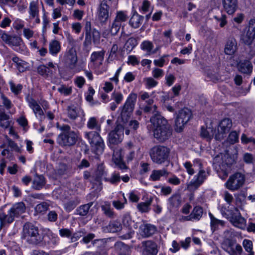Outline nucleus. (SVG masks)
Segmentation results:
<instances>
[{"label": "nucleus", "mask_w": 255, "mask_h": 255, "mask_svg": "<svg viewBox=\"0 0 255 255\" xmlns=\"http://www.w3.org/2000/svg\"><path fill=\"white\" fill-rule=\"evenodd\" d=\"M27 102L36 117H39L40 120L44 118L43 110L35 99L31 97L27 98Z\"/></svg>", "instance_id": "6ab92c4d"}, {"label": "nucleus", "mask_w": 255, "mask_h": 255, "mask_svg": "<svg viewBox=\"0 0 255 255\" xmlns=\"http://www.w3.org/2000/svg\"><path fill=\"white\" fill-rule=\"evenodd\" d=\"M140 46L141 49L150 53L153 48V44L150 41L145 40L141 43Z\"/></svg>", "instance_id": "49530a36"}, {"label": "nucleus", "mask_w": 255, "mask_h": 255, "mask_svg": "<svg viewBox=\"0 0 255 255\" xmlns=\"http://www.w3.org/2000/svg\"><path fill=\"white\" fill-rule=\"evenodd\" d=\"M152 74L154 78L158 79L163 77L164 75V72L162 69L155 68L153 69L152 71Z\"/></svg>", "instance_id": "0e129e2a"}, {"label": "nucleus", "mask_w": 255, "mask_h": 255, "mask_svg": "<svg viewBox=\"0 0 255 255\" xmlns=\"http://www.w3.org/2000/svg\"><path fill=\"white\" fill-rule=\"evenodd\" d=\"M112 99L116 102L117 104H119L123 100V95L121 92L114 91L112 94Z\"/></svg>", "instance_id": "864d4df0"}, {"label": "nucleus", "mask_w": 255, "mask_h": 255, "mask_svg": "<svg viewBox=\"0 0 255 255\" xmlns=\"http://www.w3.org/2000/svg\"><path fill=\"white\" fill-rule=\"evenodd\" d=\"M57 90L61 94H63L65 96L69 95L72 93L71 87H67L64 85H62L60 87H59L58 88Z\"/></svg>", "instance_id": "13d9d810"}, {"label": "nucleus", "mask_w": 255, "mask_h": 255, "mask_svg": "<svg viewBox=\"0 0 255 255\" xmlns=\"http://www.w3.org/2000/svg\"><path fill=\"white\" fill-rule=\"evenodd\" d=\"M151 127L148 126L153 131V129L159 128L168 125L167 121L159 113H156L153 115L150 119Z\"/></svg>", "instance_id": "4468645a"}, {"label": "nucleus", "mask_w": 255, "mask_h": 255, "mask_svg": "<svg viewBox=\"0 0 255 255\" xmlns=\"http://www.w3.org/2000/svg\"><path fill=\"white\" fill-rule=\"evenodd\" d=\"M210 218V226L213 232H215L218 228L219 225L224 226V222L222 220H218L215 218L211 213L209 214Z\"/></svg>", "instance_id": "473e14b6"}, {"label": "nucleus", "mask_w": 255, "mask_h": 255, "mask_svg": "<svg viewBox=\"0 0 255 255\" xmlns=\"http://www.w3.org/2000/svg\"><path fill=\"white\" fill-rule=\"evenodd\" d=\"M66 62L71 69H73L77 62V56L76 49L70 48L65 55Z\"/></svg>", "instance_id": "412c9836"}, {"label": "nucleus", "mask_w": 255, "mask_h": 255, "mask_svg": "<svg viewBox=\"0 0 255 255\" xmlns=\"http://www.w3.org/2000/svg\"><path fill=\"white\" fill-rule=\"evenodd\" d=\"M224 9L229 14H233L237 9V0H222Z\"/></svg>", "instance_id": "a878e982"}, {"label": "nucleus", "mask_w": 255, "mask_h": 255, "mask_svg": "<svg viewBox=\"0 0 255 255\" xmlns=\"http://www.w3.org/2000/svg\"><path fill=\"white\" fill-rule=\"evenodd\" d=\"M85 39L84 42L85 45H89L91 42V24L90 21H87L85 25Z\"/></svg>", "instance_id": "4c0bfd02"}, {"label": "nucleus", "mask_w": 255, "mask_h": 255, "mask_svg": "<svg viewBox=\"0 0 255 255\" xmlns=\"http://www.w3.org/2000/svg\"><path fill=\"white\" fill-rule=\"evenodd\" d=\"M128 19V16L126 12L118 11L116 13V16L114 20L122 25V23L126 21Z\"/></svg>", "instance_id": "37998d69"}, {"label": "nucleus", "mask_w": 255, "mask_h": 255, "mask_svg": "<svg viewBox=\"0 0 255 255\" xmlns=\"http://www.w3.org/2000/svg\"><path fill=\"white\" fill-rule=\"evenodd\" d=\"M119 47L117 44H114L111 48L110 53L108 57V60L113 61L117 56V53Z\"/></svg>", "instance_id": "3c124183"}, {"label": "nucleus", "mask_w": 255, "mask_h": 255, "mask_svg": "<svg viewBox=\"0 0 255 255\" xmlns=\"http://www.w3.org/2000/svg\"><path fill=\"white\" fill-rule=\"evenodd\" d=\"M122 25L116 21L115 20L113 22L110 28V32L112 35H116L119 31Z\"/></svg>", "instance_id": "8fccbe9b"}, {"label": "nucleus", "mask_w": 255, "mask_h": 255, "mask_svg": "<svg viewBox=\"0 0 255 255\" xmlns=\"http://www.w3.org/2000/svg\"><path fill=\"white\" fill-rule=\"evenodd\" d=\"M124 136V128L121 125H118L114 130L109 134L108 140L111 144H118L120 143Z\"/></svg>", "instance_id": "ddd939ff"}, {"label": "nucleus", "mask_w": 255, "mask_h": 255, "mask_svg": "<svg viewBox=\"0 0 255 255\" xmlns=\"http://www.w3.org/2000/svg\"><path fill=\"white\" fill-rule=\"evenodd\" d=\"M49 204L45 202H43L36 206L35 211L37 213L44 214L49 209Z\"/></svg>", "instance_id": "c03bdc74"}, {"label": "nucleus", "mask_w": 255, "mask_h": 255, "mask_svg": "<svg viewBox=\"0 0 255 255\" xmlns=\"http://www.w3.org/2000/svg\"><path fill=\"white\" fill-rule=\"evenodd\" d=\"M9 116L6 114L4 108L0 106V127L7 128L10 126Z\"/></svg>", "instance_id": "cd10ccee"}, {"label": "nucleus", "mask_w": 255, "mask_h": 255, "mask_svg": "<svg viewBox=\"0 0 255 255\" xmlns=\"http://www.w3.org/2000/svg\"><path fill=\"white\" fill-rule=\"evenodd\" d=\"M192 113L189 109L184 108L180 110L175 121V129L177 132L182 131L185 125L189 122Z\"/></svg>", "instance_id": "0eeeda50"}, {"label": "nucleus", "mask_w": 255, "mask_h": 255, "mask_svg": "<svg viewBox=\"0 0 255 255\" xmlns=\"http://www.w3.org/2000/svg\"><path fill=\"white\" fill-rule=\"evenodd\" d=\"M241 140L242 142L244 144L252 142L254 145H255V138L252 137H248L245 133L242 134Z\"/></svg>", "instance_id": "e2e57ef3"}, {"label": "nucleus", "mask_w": 255, "mask_h": 255, "mask_svg": "<svg viewBox=\"0 0 255 255\" xmlns=\"http://www.w3.org/2000/svg\"><path fill=\"white\" fill-rule=\"evenodd\" d=\"M136 98L137 95L135 94H129L125 103L121 108V117L124 123L127 122L130 117L134 108Z\"/></svg>", "instance_id": "423d86ee"}, {"label": "nucleus", "mask_w": 255, "mask_h": 255, "mask_svg": "<svg viewBox=\"0 0 255 255\" xmlns=\"http://www.w3.org/2000/svg\"><path fill=\"white\" fill-rule=\"evenodd\" d=\"M22 39L20 37L16 35L10 36L7 44L11 46H17L20 45Z\"/></svg>", "instance_id": "de8ad7c7"}, {"label": "nucleus", "mask_w": 255, "mask_h": 255, "mask_svg": "<svg viewBox=\"0 0 255 255\" xmlns=\"http://www.w3.org/2000/svg\"><path fill=\"white\" fill-rule=\"evenodd\" d=\"M22 238L28 243L33 245H37L43 240L42 236L39 233L38 227L30 223L24 225Z\"/></svg>", "instance_id": "7ed1b4c3"}, {"label": "nucleus", "mask_w": 255, "mask_h": 255, "mask_svg": "<svg viewBox=\"0 0 255 255\" xmlns=\"http://www.w3.org/2000/svg\"><path fill=\"white\" fill-rule=\"evenodd\" d=\"M245 177L243 174L237 172L230 176L225 186L230 190L235 191L243 186L245 183Z\"/></svg>", "instance_id": "6e6552de"}, {"label": "nucleus", "mask_w": 255, "mask_h": 255, "mask_svg": "<svg viewBox=\"0 0 255 255\" xmlns=\"http://www.w3.org/2000/svg\"><path fill=\"white\" fill-rule=\"evenodd\" d=\"M61 50L60 42L56 40H53L50 42L49 44V51L51 54L53 56L56 55Z\"/></svg>", "instance_id": "2f4dec72"}, {"label": "nucleus", "mask_w": 255, "mask_h": 255, "mask_svg": "<svg viewBox=\"0 0 255 255\" xmlns=\"http://www.w3.org/2000/svg\"><path fill=\"white\" fill-rule=\"evenodd\" d=\"M137 45V40L135 38L131 37L128 38L126 43L127 49L131 50Z\"/></svg>", "instance_id": "6e6d98bb"}, {"label": "nucleus", "mask_w": 255, "mask_h": 255, "mask_svg": "<svg viewBox=\"0 0 255 255\" xmlns=\"http://www.w3.org/2000/svg\"><path fill=\"white\" fill-rule=\"evenodd\" d=\"M225 208H222L221 213L222 215L226 216L227 218L230 219L234 223L236 224V226H242L245 225L246 220L241 216L237 208H235L233 210L228 211L230 214L225 213Z\"/></svg>", "instance_id": "9b49d317"}, {"label": "nucleus", "mask_w": 255, "mask_h": 255, "mask_svg": "<svg viewBox=\"0 0 255 255\" xmlns=\"http://www.w3.org/2000/svg\"><path fill=\"white\" fill-rule=\"evenodd\" d=\"M107 180L112 184H117L120 181L121 177L119 173L114 172Z\"/></svg>", "instance_id": "bf43d9fd"}, {"label": "nucleus", "mask_w": 255, "mask_h": 255, "mask_svg": "<svg viewBox=\"0 0 255 255\" xmlns=\"http://www.w3.org/2000/svg\"><path fill=\"white\" fill-rule=\"evenodd\" d=\"M28 12L30 18L34 19L35 17L39 16V6L38 1H32L30 2Z\"/></svg>", "instance_id": "c85d7f7f"}, {"label": "nucleus", "mask_w": 255, "mask_h": 255, "mask_svg": "<svg viewBox=\"0 0 255 255\" xmlns=\"http://www.w3.org/2000/svg\"><path fill=\"white\" fill-rule=\"evenodd\" d=\"M154 137L159 142H163L167 140L172 134V130L169 125L157 129H153Z\"/></svg>", "instance_id": "f8f14e48"}, {"label": "nucleus", "mask_w": 255, "mask_h": 255, "mask_svg": "<svg viewBox=\"0 0 255 255\" xmlns=\"http://www.w3.org/2000/svg\"><path fill=\"white\" fill-rule=\"evenodd\" d=\"M79 204V202L75 200H71L66 203L64 205L65 209L70 212L74 209L76 206Z\"/></svg>", "instance_id": "09e8293b"}, {"label": "nucleus", "mask_w": 255, "mask_h": 255, "mask_svg": "<svg viewBox=\"0 0 255 255\" xmlns=\"http://www.w3.org/2000/svg\"><path fill=\"white\" fill-rule=\"evenodd\" d=\"M58 128L62 131L57 138L58 143L62 146H70L74 145L78 139V134L71 130V127L67 125H58Z\"/></svg>", "instance_id": "f257e3e1"}, {"label": "nucleus", "mask_w": 255, "mask_h": 255, "mask_svg": "<svg viewBox=\"0 0 255 255\" xmlns=\"http://www.w3.org/2000/svg\"><path fill=\"white\" fill-rule=\"evenodd\" d=\"M228 155H225V154H222L221 155H217L213 159V163L216 164L217 165L221 166H224L225 164H230V163L225 161L224 162L223 161L224 159H228Z\"/></svg>", "instance_id": "58836bf2"}, {"label": "nucleus", "mask_w": 255, "mask_h": 255, "mask_svg": "<svg viewBox=\"0 0 255 255\" xmlns=\"http://www.w3.org/2000/svg\"><path fill=\"white\" fill-rule=\"evenodd\" d=\"M105 175L104 167L103 165H99L96 173V178L99 179Z\"/></svg>", "instance_id": "338daca9"}, {"label": "nucleus", "mask_w": 255, "mask_h": 255, "mask_svg": "<svg viewBox=\"0 0 255 255\" xmlns=\"http://www.w3.org/2000/svg\"><path fill=\"white\" fill-rule=\"evenodd\" d=\"M56 70V65L52 62H48L46 65H40L37 69V73L44 78L51 76Z\"/></svg>", "instance_id": "f3484780"}, {"label": "nucleus", "mask_w": 255, "mask_h": 255, "mask_svg": "<svg viewBox=\"0 0 255 255\" xmlns=\"http://www.w3.org/2000/svg\"><path fill=\"white\" fill-rule=\"evenodd\" d=\"M169 153V148L162 145L154 146L149 151L151 159L157 164H162L167 161Z\"/></svg>", "instance_id": "20e7f679"}, {"label": "nucleus", "mask_w": 255, "mask_h": 255, "mask_svg": "<svg viewBox=\"0 0 255 255\" xmlns=\"http://www.w3.org/2000/svg\"><path fill=\"white\" fill-rule=\"evenodd\" d=\"M255 38V36L247 32L246 34L243 36L242 40L245 44L250 45L252 44Z\"/></svg>", "instance_id": "603ef678"}, {"label": "nucleus", "mask_w": 255, "mask_h": 255, "mask_svg": "<svg viewBox=\"0 0 255 255\" xmlns=\"http://www.w3.org/2000/svg\"><path fill=\"white\" fill-rule=\"evenodd\" d=\"M26 207L25 204L22 202H18L14 204L9 210L7 215L3 212H0V228L6 223H11L15 218L18 217L19 215L25 212Z\"/></svg>", "instance_id": "f03ea898"}, {"label": "nucleus", "mask_w": 255, "mask_h": 255, "mask_svg": "<svg viewBox=\"0 0 255 255\" xmlns=\"http://www.w3.org/2000/svg\"><path fill=\"white\" fill-rule=\"evenodd\" d=\"M224 200L229 205H231L234 201V197L228 191H225L223 194Z\"/></svg>", "instance_id": "774afa93"}, {"label": "nucleus", "mask_w": 255, "mask_h": 255, "mask_svg": "<svg viewBox=\"0 0 255 255\" xmlns=\"http://www.w3.org/2000/svg\"><path fill=\"white\" fill-rule=\"evenodd\" d=\"M105 51L103 50L93 52L90 57L89 66L92 69L99 68L103 63L104 58Z\"/></svg>", "instance_id": "dca6fc26"}, {"label": "nucleus", "mask_w": 255, "mask_h": 255, "mask_svg": "<svg viewBox=\"0 0 255 255\" xmlns=\"http://www.w3.org/2000/svg\"><path fill=\"white\" fill-rule=\"evenodd\" d=\"M98 131L85 132V137L88 139L92 148L97 154H101L104 149L105 145Z\"/></svg>", "instance_id": "39448f33"}, {"label": "nucleus", "mask_w": 255, "mask_h": 255, "mask_svg": "<svg viewBox=\"0 0 255 255\" xmlns=\"http://www.w3.org/2000/svg\"><path fill=\"white\" fill-rule=\"evenodd\" d=\"M45 184L44 178L42 176H36L33 181V187L36 190H39Z\"/></svg>", "instance_id": "a19ab883"}, {"label": "nucleus", "mask_w": 255, "mask_h": 255, "mask_svg": "<svg viewBox=\"0 0 255 255\" xmlns=\"http://www.w3.org/2000/svg\"><path fill=\"white\" fill-rule=\"evenodd\" d=\"M237 49V43L236 40L231 37L227 40L224 49L225 53L229 55L234 54Z\"/></svg>", "instance_id": "393cba45"}, {"label": "nucleus", "mask_w": 255, "mask_h": 255, "mask_svg": "<svg viewBox=\"0 0 255 255\" xmlns=\"http://www.w3.org/2000/svg\"><path fill=\"white\" fill-rule=\"evenodd\" d=\"M243 245L246 251L249 253V255H254L253 251V243L251 241L245 239L243 241Z\"/></svg>", "instance_id": "a18cd8bd"}, {"label": "nucleus", "mask_w": 255, "mask_h": 255, "mask_svg": "<svg viewBox=\"0 0 255 255\" xmlns=\"http://www.w3.org/2000/svg\"><path fill=\"white\" fill-rule=\"evenodd\" d=\"M195 162L199 164L200 170L198 174L195 176L194 179L187 185V189L189 190L197 189L204 182L208 176L205 171L202 169V164L200 160H196Z\"/></svg>", "instance_id": "1a4fd4ad"}, {"label": "nucleus", "mask_w": 255, "mask_h": 255, "mask_svg": "<svg viewBox=\"0 0 255 255\" xmlns=\"http://www.w3.org/2000/svg\"><path fill=\"white\" fill-rule=\"evenodd\" d=\"M109 5L107 0H103L101 2L98 10V18L102 24L106 23L110 17Z\"/></svg>", "instance_id": "2eb2a0df"}, {"label": "nucleus", "mask_w": 255, "mask_h": 255, "mask_svg": "<svg viewBox=\"0 0 255 255\" xmlns=\"http://www.w3.org/2000/svg\"><path fill=\"white\" fill-rule=\"evenodd\" d=\"M214 17L217 21L220 22V26L221 27H224L227 23V16L225 14H221L220 15H215Z\"/></svg>", "instance_id": "4d7b16f0"}, {"label": "nucleus", "mask_w": 255, "mask_h": 255, "mask_svg": "<svg viewBox=\"0 0 255 255\" xmlns=\"http://www.w3.org/2000/svg\"><path fill=\"white\" fill-rule=\"evenodd\" d=\"M247 32L255 36V19H252L250 20Z\"/></svg>", "instance_id": "680f3d73"}, {"label": "nucleus", "mask_w": 255, "mask_h": 255, "mask_svg": "<svg viewBox=\"0 0 255 255\" xmlns=\"http://www.w3.org/2000/svg\"><path fill=\"white\" fill-rule=\"evenodd\" d=\"M67 116L71 120H75L79 115L80 113L83 112L80 107L74 105L68 106L67 108Z\"/></svg>", "instance_id": "bb28decb"}, {"label": "nucleus", "mask_w": 255, "mask_h": 255, "mask_svg": "<svg viewBox=\"0 0 255 255\" xmlns=\"http://www.w3.org/2000/svg\"><path fill=\"white\" fill-rule=\"evenodd\" d=\"M168 174L169 172L165 168L161 170H153L150 178L152 181H157L160 180L161 177H167Z\"/></svg>", "instance_id": "c756f323"}, {"label": "nucleus", "mask_w": 255, "mask_h": 255, "mask_svg": "<svg viewBox=\"0 0 255 255\" xmlns=\"http://www.w3.org/2000/svg\"><path fill=\"white\" fill-rule=\"evenodd\" d=\"M10 87L11 91L14 93L15 94H18L19 93L21 90L22 86L20 84H18L15 85L14 83L10 82Z\"/></svg>", "instance_id": "69168bd1"}, {"label": "nucleus", "mask_w": 255, "mask_h": 255, "mask_svg": "<svg viewBox=\"0 0 255 255\" xmlns=\"http://www.w3.org/2000/svg\"><path fill=\"white\" fill-rule=\"evenodd\" d=\"M93 205V202H91L88 204L81 205L77 208L76 211V214L81 216H86L89 213L90 207Z\"/></svg>", "instance_id": "72a5a7b5"}, {"label": "nucleus", "mask_w": 255, "mask_h": 255, "mask_svg": "<svg viewBox=\"0 0 255 255\" xmlns=\"http://www.w3.org/2000/svg\"><path fill=\"white\" fill-rule=\"evenodd\" d=\"M152 199L148 200L146 202H141L137 204V208L139 211L141 213L147 212L149 211V206L152 203Z\"/></svg>", "instance_id": "79ce46f5"}, {"label": "nucleus", "mask_w": 255, "mask_h": 255, "mask_svg": "<svg viewBox=\"0 0 255 255\" xmlns=\"http://www.w3.org/2000/svg\"><path fill=\"white\" fill-rule=\"evenodd\" d=\"M122 229V225L120 222L117 220L111 221L109 224L103 227V231L105 233H117Z\"/></svg>", "instance_id": "5701e85b"}, {"label": "nucleus", "mask_w": 255, "mask_h": 255, "mask_svg": "<svg viewBox=\"0 0 255 255\" xmlns=\"http://www.w3.org/2000/svg\"><path fill=\"white\" fill-rule=\"evenodd\" d=\"M190 215L193 220L198 221L202 216L203 209L201 207L197 206L193 208Z\"/></svg>", "instance_id": "ea45409f"}, {"label": "nucleus", "mask_w": 255, "mask_h": 255, "mask_svg": "<svg viewBox=\"0 0 255 255\" xmlns=\"http://www.w3.org/2000/svg\"><path fill=\"white\" fill-rule=\"evenodd\" d=\"M156 231V227L150 224L141 225L139 228L140 235L144 238H147L153 235Z\"/></svg>", "instance_id": "aec40b11"}, {"label": "nucleus", "mask_w": 255, "mask_h": 255, "mask_svg": "<svg viewBox=\"0 0 255 255\" xmlns=\"http://www.w3.org/2000/svg\"><path fill=\"white\" fill-rule=\"evenodd\" d=\"M143 20V17L137 12L134 13L129 20V24L134 28H138Z\"/></svg>", "instance_id": "7c9ffc66"}, {"label": "nucleus", "mask_w": 255, "mask_h": 255, "mask_svg": "<svg viewBox=\"0 0 255 255\" xmlns=\"http://www.w3.org/2000/svg\"><path fill=\"white\" fill-rule=\"evenodd\" d=\"M238 68L240 72L247 74H251L253 71L252 63L248 60L240 61L238 64Z\"/></svg>", "instance_id": "b1692460"}, {"label": "nucleus", "mask_w": 255, "mask_h": 255, "mask_svg": "<svg viewBox=\"0 0 255 255\" xmlns=\"http://www.w3.org/2000/svg\"><path fill=\"white\" fill-rule=\"evenodd\" d=\"M170 208H178L181 203V197L179 194H174L168 199Z\"/></svg>", "instance_id": "f704fd0d"}, {"label": "nucleus", "mask_w": 255, "mask_h": 255, "mask_svg": "<svg viewBox=\"0 0 255 255\" xmlns=\"http://www.w3.org/2000/svg\"><path fill=\"white\" fill-rule=\"evenodd\" d=\"M87 127L91 129H95L96 131L101 130V125L95 117H91L88 120Z\"/></svg>", "instance_id": "e433bc0d"}, {"label": "nucleus", "mask_w": 255, "mask_h": 255, "mask_svg": "<svg viewBox=\"0 0 255 255\" xmlns=\"http://www.w3.org/2000/svg\"><path fill=\"white\" fill-rule=\"evenodd\" d=\"M228 140L232 144L236 143L239 140L238 133L236 131H232L229 135Z\"/></svg>", "instance_id": "052dcab7"}, {"label": "nucleus", "mask_w": 255, "mask_h": 255, "mask_svg": "<svg viewBox=\"0 0 255 255\" xmlns=\"http://www.w3.org/2000/svg\"><path fill=\"white\" fill-rule=\"evenodd\" d=\"M143 81L148 88L155 87L158 84V82L151 77L145 78L143 79Z\"/></svg>", "instance_id": "5fc2aeb1"}, {"label": "nucleus", "mask_w": 255, "mask_h": 255, "mask_svg": "<svg viewBox=\"0 0 255 255\" xmlns=\"http://www.w3.org/2000/svg\"><path fill=\"white\" fill-rule=\"evenodd\" d=\"M143 253L145 255H156L158 253L156 244L151 241H143L141 243Z\"/></svg>", "instance_id": "a211bd4d"}, {"label": "nucleus", "mask_w": 255, "mask_h": 255, "mask_svg": "<svg viewBox=\"0 0 255 255\" xmlns=\"http://www.w3.org/2000/svg\"><path fill=\"white\" fill-rule=\"evenodd\" d=\"M201 136L205 138L207 140H210L214 135V131L213 128L210 127L205 128L202 127L201 129Z\"/></svg>", "instance_id": "c9c22d12"}, {"label": "nucleus", "mask_w": 255, "mask_h": 255, "mask_svg": "<svg viewBox=\"0 0 255 255\" xmlns=\"http://www.w3.org/2000/svg\"><path fill=\"white\" fill-rule=\"evenodd\" d=\"M121 149L114 151L113 156V160L116 166L121 170H127L128 167L123 161Z\"/></svg>", "instance_id": "4be33fe9"}, {"label": "nucleus", "mask_w": 255, "mask_h": 255, "mask_svg": "<svg viewBox=\"0 0 255 255\" xmlns=\"http://www.w3.org/2000/svg\"><path fill=\"white\" fill-rule=\"evenodd\" d=\"M232 127V122L231 119L226 118L222 120L218 128V132L215 134V139L221 140L230 131Z\"/></svg>", "instance_id": "9d476101"}]
</instances>
